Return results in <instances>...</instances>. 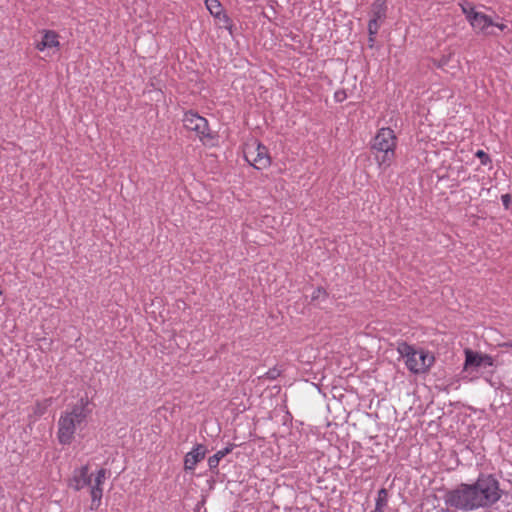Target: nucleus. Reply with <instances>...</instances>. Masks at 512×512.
Listing matches in <instances>:
<instances>
[{
	"instance_id": "1",
	"label": "nucleus",
	"mask_w": 512,
	"mask_h": 512,
	"mask_svg": "<svg viewBox=\"0 0 512 512\" xmlns=\"http://www.w3.org/2000/svg\"><path fill=\"white\" fill-rule=\"evenodd\" d=\"M88 401L81 398L70 412L62 415L58 421V440L61 444H70L74 439L76 428L81 426L89 414Z\"/></svg>"
},
{
	"instance_id": "2",
	"label": "nucleus",
	"mask_w": 512,
	"mask_h": 512,
	"mask_svg": "<svg viewBox=\"0 0 512 512\" xmlns=\"http://www.w3.org/2000/svg\"><path fill=\"white\" fill-rule=\"evenodd\" d=\"M397 139L390 128H381L373 139L372 150L380 167H389L395 158Z\"/></svg>"
},
{
	"instance_id": "3",
	"label": "nucleus",
	"mask_w": 512,
	"mask_h": 512,
	"mask_svg": "<svg viewBox=\"0 0 512 512\" xmlns=\"http://www.w3.org/2000/svg\"><path fill=\"white\" fill-rule=\"evenodd\" d=\"M398 353L406 359L407 368L415 374L425 373L434 363V356L425 350H416L406 342H400L397 346Z\"/></svg>"
},
{
	"instance_id": "4",
	"label": "nucleus",
	"mask_w": 512,
	"mask_h": 512,
	"mask_svg": "<svg viewBox=\"0 0 512 512\" xmlns=\"http://www.w3.org/2000/svg\"><path fill=\"white\" fill-rule=\"evenodd\" d=\"M445 502L450 507L466 511L480 507L472 484H461L458 488L447 492Z\"/></svg>"
},
{
	"instance_id": "5",
	"label": "nucleus",
	"mask_w": 512,
	"mask_h": 512,
	"mask_svg": "<svg viewBox=\"0 0 512 512\" xmlns=\"http://www.w3.org/2000/svg\"><path fill=\"white\" fill-rule=\"evenodd\" d=\"M480 507L490 506L501 497L498 481L491 475H482L472 484Z\"/></svg>"
},
{
	"instance_id": "6",
	"label": "nucleus",
	"mask_w": 512,
	"mask_h": 512,
	"mask_svg": "<svg viewBox=\"0 0 512 512\" xmlns=\"http://www.w3.org/2000/svg\"><path fill=\"white\" fill-rule=\"evenodd\" d=\"M244 157L256 169L266 168L270 164L267 148L256 141L246 145Z\"/></svg>"
},
{
	"instance_id": "7",
	"label": "nucleus",
	"mask_w": 512,
	"mask_h": 512,
	"mask_svg": "<svg viewBox=\"0 0 512 512\" xmlns=\"http://www.w3.org/2000/svg\"><path fill=\"white\" fill-rule=\"evenodd\" d=\"M183 125L186 129L194 131L202 141L212 139L207 120L192 111L185 112Z\"/></svg>"
},
{
	"instance_id": "8",
	"label": "nucleus",
	"mask_w": 512,
	"mask_h": 512,
	"mask_svg": "<svg viewBox=\"0 0 512 512\" xmlns=\"http://www.w3.org/2000/svg\"><path fill=\"white\" fill-rule=\"evenodd\" d=\"M465 363L464 370L465 371H474L478 370L481 367H491L494 365V359L492 356L488 354H482L479 352H475L471 349H465Z\"/></svg>"
},
{
	"instance_id": "9",
	"label": "nucleus",
	"mask_w": 512,
	"mask_h": 512,
	"mask_svg": "<svg viewBox=\"0 0 512 512\" xmlns=\"http://www.w3.org/2000/svg\"><path fill=\"white\" fill-rule=\"evenodd\" d=\"M106 477V470L105 469H100L98 472H97V475L95 477L94 480H92V486H91V490H90V494H91V498H92V501H91V509L92 510H95L99 507L100 505V501H101V498H102V488H101V485L104 481Z\"/></svg>"
},
{
	"instance_id": "10",
	"label": "nucleus",
	"mask_w": 512,
	"mask_h": 512,
	"mask_svg": "<svg viewBox=\"0 0 512 512\" xmlns=\"http://www.w3.org/2000/svg\"><path fill=\"white\" fill-rule=\"evenodd\" d=\"M70 486L75 490H81L84 487L92 486V477L89 474V467L87 465L75 470L74 475L70 481Z\"/></svg>"
},
{
	"instance_id": "11",
	"label": "nucleus",
	"mask_w": 512,
	"mask_h": 512,
	"mask_svg": "<svg viewBox=\"0 0 512 512\" xmlns=\"http://www.w3.org/2000/svg\"><path fill=\"white\" fill-rule=\"evenodd\" d=\"M469 23L475 30H478L479 32L492 34V32L488 31V28L493 26L494 22L484 13L476 12L475 14L469 16Z\"/></svg>"
},
{
	"instance_id": "12",
	"label": "nucleus",
	"mask_w": 512,
	"mask_h": 512,
	"mask_svg": "<svg viewBox=\"0 0 512 512\" xmlns=\"http://www.w3.org/2000/svg\"><path fill=\"white\" fill-rule=\"evenodd\" d=\"M206 452V447L202 444H198L192 451L187 453L184 460L185 470H193L196 464L204 459Z\"/></svg>"
},
{
	"instance_id": "13",
	"label": "nucleus",
	"mask_w": 512,
	"mask_h": 512,
	"mask_svg": "<svg viewBox=\"0 0 512 512\" xmlns=\"http://www.w3.org/2000/svg\"><path fill=\"white\" fill-rule=\"evenodd\" d=\"M59 46L58 34L54 31H45L41 41L36 44V48L40 51L45 49L57 48Z\"/></svg>"
},
{
	"instance_id": "14",
	"label": "nucleus",
	"mask_w": 512,
	"mask_h": 512,
	"mask_svg": "<svg viewBox=\"0 0 512 512\" xmlns=\"http://www.w3.org/2000/svg\"><path fill=\"white\" fill-rule=\"evenodd\" d=\"M386 0H375L371 7V18L383 21L386 17Z\"/></svg>"
},
{
	"instance_id": "15",
	"label": "nucleus",
	"mask_w": 512,
	"mask_h": 512,
	"mask_svg": "<svg viewBox=\"0 0 512 512\" xmlns=\"http://www.w3.org/2000/svg\"><path fill=\"white\" fill-rule=\"evenodd\" d=\"M232 450V447H226L222 450H219L213 456L209 457L208 465L210 469H215L219 465V462L222 458H224L227 454H229Z\"/></svg>"
},
{
	"instance_id": "16",
	"label": "nucleus",
	"mask_w": 512,
	"mask_h": 512,
	"mask_svg": "<svg viewBox=\"0 0 512 512\" xmlns=\"http://www.w3.org/2000/svg\"><path fill=\"white\" fill-rule=\"evenodd\" d=\"M205 4L209 12L214 17L220 18V16L222 15L223 18L227 20L226 15L222 14V5L218 0H206Z\"/></svg>"
},
{
	"instance_id": "17",
	"label": "nucleus",
	"mask_w": 512,
	"mask_h": 512,
	"mask_svg": "<svg viewBox=\"0 0 512 512\" xmlns=\"http://www.w3.org/2000/svg\"><path fill=\"white\" fill-rule=\"evenodd\" d=\"M388 503V491L385 488H381L378 491V496L376 499V506L373 512H383L384 508Z\"/></svg>"
},
{
	"instance_id": "18",
	"label": "nucleus",
	"mask_w": 512,
	"mask_h": 512,
	"mask_svg": "<svg viewBox=\"0 0 512 512\" xmlns=\"http://www.w3.org/2000/svg\"><path fill=\"white\" fill-rule=\"evenodd\" d=\"M381 22L382 21H379V20H376V19H373V18L370 19L369 24H368L369 41L370 42L374 41L373 37H374V35L377 34Z\"/></svg>"
},
{
	"instance_id": "19",
	"label": "nucleus",
	"mask_w": 512,
	"mask_h": 512,
	"mask_svg": "<svg viewBox=\"0 0 512 512\" xmlns=\"http://www.w3.org/2000/svg\"><path fill=\"white\" fill-rule=\"evenodd\" d=\"M462 12L466 15L467 20L469 21V16L475 14L474 6L469 2H464L460 4Z\"/></svg>"
},
{
	"instance_id": "20",
	"label": "nucleus",
	"mask_w": 512,
	"mask_h": 512,
	"mask_svg": "<svg viewBox=\"0 0 512 512\" xmlns=\"http://www.w3.org/2000/svg\"><path fill=\"white\" fill-rule=\"evenodd\" d=\"M51 398L50 399H46L43 403H37L36 407H35V413L38 414V415H42L46 408L51 404Z\"/></svg>"
},
{
	"instance_id": "21",
	"label": "nucleus",
	"mask_w": 512,
	"mask_h": 512,
	"mask_svg": "<svg viewBox=\"0 0 512 512\" xmlns=\"http://www.w3.org/2000/svg\"><path fill=\"white\" fill-rule=\"evenodd\" d=\"M476 156L481 160V163L483 165H487L491 162V159L487 153H485L483 150H478L476 152Z\"/></svg>"
},
{
	"instance_id": "22",
	"label": "nucleus",
	"mask_w": 512,
	"mask_h": 512,
	"mask_svg": "<svg viewBox=\"0 0 512 512\" xmlns=\"http://www.w3.org/2000/svg\"><path fill=\"white\" fill-rule=\"evenodd\" d=\"M321 297H323V298L326 297V292L322 288H317L313 293L312 299L316 300Z\"/></svg>"
},
{
	"instance_id": "23",
	"label": "nucleus",
	"mask_w": 512,
	"mask_h": 512,
	"mask_svg": "<svg viewBox=\"0 0 512 512\" xmlns=\"http://www.w3.org/2000/svg\"><path fill=\"white\" fill-rule=\"evenodd\" d=\"M502 202H503V205L505 206V208H508L509 207V204L511 202V196L509 194H504L502 195Z\"/></svg>"
},
{
	"instance_id": "24",
	"label": "nucleus",
	"mask_w": 512,
	"mask_h": 512,
	"mask_svg": "<svg viewBox=\"0 0 512 512\" xmlns=\"http://www.w3.org/2000/svg\"><path fill=\"white\" fill-rule=\"evenodd\" d=\"M335 98L337 101L341 102L346 98V94L344 91H338L335 93Z\"/></svg>"
},
{
	"instance_id": "25",
	"label": "nucleus",
	"mask_w": 512,
	"mask_h": 512,
	"mask_svg": "<svg viewBox=\"0 0 512 512\" xmlns=\"http://www.w3.org/2000/svg\"><path fill=\"white\" fill-rule=\"evenodd\" d=\"M268 377L271 378V379H274L277 375H278V371L273 369V370H270L268 373H267Z\"/></svg>"
},
{
	"instance_id": "26",
	"label": "nucleus",
	"mask_w": 512,
	"mask_h": 512,
	"mask_svg": "<svg viewBox=\"0 0 512 512\" xmlns=\"http://www.w3.org/2000/svg\"><path fill=\"white\" fill-rule=\"evenodd\" d=\"M448 62V58L446 57H443L441 60H440V63H439V66L442 67L444 65H446Z\"/></svg>"
},
{
	"instance_id": "27",
	"label": "nucleus",
	"mask_w": 512,
	"mask_h": 512,
	"mask_svg": "<svg viewBox=\"0 0 512 512\" xmlns=\"http://www.w3.org/2000/svg\"><path fill=\"white\" fill-rule=\"evenodd\" d=\"M493 26H496L497 28H499L500 30H504L506 28V25L504 24H495Z\"/></svg>"
},
{
	"instance_id": "28",
	"label": "nucleus",
	"mask_w": 512,
	"mask_h": 512,
	"mask_svg": "<svg viewBox=\"0 0 512 512\" xmlns=\"http://www.w3.org/2000/svg\"><path fill=\"white\" fill-rule=\"evenodd\" d=\"M503 347H512V341L510 342H505L502 344Z\"/></svg>"
}]
</instances>
